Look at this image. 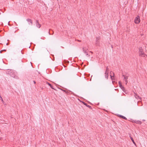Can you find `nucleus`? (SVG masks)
I'll list each match as a JSON object with an SVG mask.
<instances>
[{"label": "nucleus", "mask_w": 147, "mask_h": 147, "mask_svg": "<svg viewBox=\"0 0 147 147\" xmlns=\"http://www.w3.org/2000/svg\"><path fill=\"white\" fill-rule=\"evenodd\" d=\"M139 56L140 57H144L146 55L142 47H140L139 49Z\"/></svg>", "instance_id": "f257e3e1"}, {"label": "nucleus", "mask_w": 147, "mask_h": 147, "mask_svg": "<svg viewBox=\"0 0 147 147\" xmlns=\"http://www.w3.org/2000/svg\"><path fill=\"white\" fill-rule=\"evenodd\" d=\"M109 68H108V66L106 67V70L105 71V78L107 79H108L109 76Z\"/></svg>", "instance_id": "f03ea898"}, {"label": "nucleus", "mask_w": 147, "mask_h": 147, "mask_svg": "<svg viewBox=\"0 0 147 147\" xmlns=\"http://www.w3.org/2000/svg\"><path fill=\"white\" fill-rule=\"evenodd\" d=\"M140 20L139 16H138L135 18L134 20V22L136 24H138L140 23Z\"/></svg>", "instance_id": "7ed1b4c3"}, {"label": "nucleus", "mask_w": 147, "mask_h": 147, "mask_svg": "<svg viewBox=\"0 0 147 147\" xmlns=\"http://www.w3.org/2000/svg\"><path fill=\"white\" fill-rule=\"evenodd\" d=\"M134 96L136 99L138 100H141V97H140L135 92H134Z\"/></svg>", "instance_id": "20e7f679"}, {"label": "nucleus", "mask_w": 147, "mask_h": 147, "mask_svg": "<svg viewBox=\"0 0 147 147\" xmlns=\"http://www.w3.org/2000/svg\"><path fill=\"white\" fill-rule=\"evenodd\" d=\"M123 76L124 77L123 79L125 80V82H126V84H127V83L128 82L127 79L128 78V76H125V75H123Z\"/></svg>", "instance_id": "39448f33"}, {"label": "nucleus", "mask_w": 147, "mask_h": 147, "mask_svg": "<svg viewBox=\"0 0 147 147\" xmlns=\"http://www.w3.org/2000/svg\"><path fill=\"white\" fill-rule=\"evenodd\" d=\"M82 50L83 52L86 54V55H88V54L87 52L88 49L86 47H83Z\"/></svg>", "instance_id": "423d86ee"}, {"label": "nucleus", "mask_w": 147, "mask_h": 147, "mask_svg": "<svg viewBox=\"0 0 147 147\" xmlns=\"http://www.w3.org/2000/svg\"><path fill=\"white\" fill-rule=\"evenodd\" d=\"M100 38L99 37H97L96 38V44L97 45H99Z\"/></svg>", "instance_id": "0eeeda50"}, {"label": "nucleus", "mask_w": 147, "mask_h": 147, "mask_svg": "<svg viewBox=\"0 0 147 147\" xmlns=\"http://www.w3.org/2000/svg\"><path fill=\"white\" fill-rule=\"evenodd\" d=\"M28 22V24L29 25H32V20L30 19H27L26 20Z\"/></svg>", "instance_id": "6e6552de"}, {"label": "nucleus", "mask_w": 147, "mask_h": 147, "mask_svg": "<svg viewBox=\"0 0 147 147\" xmlns=\"http://www.w3.org/2000/svg\"><path fill=\"white\" fill-rule=\"evenodd\" d=\"M36 26L38 28H39L41 27V25L39 24L38 20H36Z\"/></svg>", "instance_id": "1a4fd4ad"}, {"label": "nucleus", "mask_w": 147, "mask_h": 147, "mask_svg": "<svg viewBox=\"0 0 147 147\" xmlns=\"http://www.w3.org/2000/svg\"><path fill=\"white\" fill-rule=\"evenodd\" d=\"M110 76L111 77V78L112 80H113V77H114V74L113 73V72L112 71H111L110 72Z\"/></svg>", "instance_id": "9d476101"}, {"label": "nucleus", "mask_w": 147, "mask_h": 147, "mask_svg": "<svg viewBox=\"0 0 147 147\" xmlns=\"http://www.w3.org/2000/svg\"><path fill=\"white\" fill-rule=\"evenodd\" d=\"M118 117L125 120H127V118L121 115H118Z\"/></svg>", "instance_id": "9b49d317"}, {"label": "nucleus", "mask_w": 147, "mask_h": 147, "mask_svg": "<svg viewBox=\"0 0 147 147\" xmlns=\"http://www.w3.org/2000/svg\"><path fill=\"white\" fill-rule=\"evenodd\" d=\"M134 122L136 124H141L142 123V121H134Z\"/></svg>", "instance_id": "f8f14e48"}, {"label": "nucleus", "mask_w": 147, "mask_h": 147, "mask_svg": "<svg viewBox=\"0 0 147 147\" xmlns=\"http://www.w3.org/2000/svg\"><path fill=\"white\" fill-rule=\"evenodd\" d=\"M130 138L131 139V141H132V142H133V143L136 146V143H135V142L134 141V140L133 139V138H132V137H131V136H130Z\"/></svg>", "instance_id": "ddd939ff"}, {"label": "nucleus", "mask_w": 147, "mask_h": 147, "mask_svg": "<svg viewBox=\"0 0 147 147\" xmlns=\"http://www.w3.org/2000/svg\"><path fill=\"white\" fill-rule=\"evenodd\" d=\"M83 104L84 105H86V107H88V108H90V109H91V107L90 106L87 105L86 103H85L84 102H83Z\"/></svg>", "instance_id": "4468645a"}, {"label": "nucleus", "mask_w": 147, "mask_h": 147, "mask_svg": "<svg viewBox=\"0 0 147 147\" xmlns=\"http://www.w3.org/2000/svg\"><path fill=\"white\" fill-rule=\"evenodd\" d=\"M47 84L49 86H50L51 88L52 89L55 90V89L53 88V86L50 84V83H49L48 82H47Z\"/></svg>", "instance_id": "2eb2a0df"}, {"label": "nucleus", "mask_w": 147, "mask_h": 147, "mask_svg": "<svg viewBox=\"0 0 147 147\" xmlns=\"http://www.w3.org/2000/svg\"><path fill=\"white\" fill-rule=\"evenodd\" d=\"M119 86H122V85L121 84V82H119Z\"/></svg>", "instance_id": "dca6fc26"}, {"label": "nucleus", "mask_w": 147, "mask_h": 147, "mask_svg": "<svg viewBox=\"0 0 147 147\" xmlns=\"http://www.w3.org/2000/svg\"><path fill=\"white\" fill-rule=\"evenodd\" d=\"M0 98H1V100L2 102H4V101H3V100L2 98V97H1V96H0Z\"/></svg>", "instance_id": "f3484780"}, {"label": "nucleus", "mask_w": 147, "mask_h": 147, "mask_svg": "<svg viewBox=\"0 0 147 147\" xmlns=\"http://www.w3.org/2000/svg\"><path fill=\"white\" fill-rule=\"evenodd\" d=\"M120 87L122 88V89H123H123H124V88L123 87V86H119Z\"/></svg>", "instance_id": "a211bd4d"}, {"label": "nucleus", "mask_w": 147, "mask_h": 147, "mask_svg": "<svg viewBox=\"0 0 147 147\" xmlns=\"http://www.w3.org/2000/svg\"><path fill=\"white\" fill-rule=\"evenodd\" d=\"M120 87L122 88V89H123H123H124V88L123 87V86H119Z\"/></svg>", "instance_id": "6ab92c4d"}, {"label": "nucleus", "mask_w": 147, "mask_h": 147, "mask_svg": "<svg viewBox=\"0 0 147 147\" xmlns=\"http://www.w3.org/2000/svg\"><path fill=\"white\" fill-rule=\"evenodd\" d=\"M33 82L34 84H35L36 83V82L35 81H34Z\"/></svg>", "instance_id": "aec40b11"}, {"label": "nucleus", "mask_w": 147, "mask_h": 147, "mask_svg": "<svg viewBox=\"0 0 147 147\" xmlns=\"http://www.w3.org/2000/svg\"><path fill=\"white\" fill-rule=\"evenodd\" d=\"M77 41H78V42H81V40H77Z\"/></svg>", "instance_id": "412c9836"}, {"label": "nucleus", "mask_w": 147, "mask_h": 147, "mask_svg": "<svg viewBox=\"0 0 147 147\" xmlns=\"http://www.w3.org/2000/svg\"><path fill=\"white\" fill-rule=\"evenodd\" d=\"M1 9H0V15L1 14Z\"/></svg>", "instance_id": "4be33fe9"}, {"label": "nucleus", "mask_w": 147, "mask_h": 147, "mask_svg": "<svg viewBox=\"0 0 147 147\" xmlns=\"http://www.w3.org/2000/svg\"><path fill=\"white\" fill-rule=\"evenodd\" d=\"M49 35H51V34L50 33V32H49Z\"/></svg>", "instance_id": "5701e85b"}, {"label": "nucleus", "mask_w": 147, "mask_h": 147, "mask_svg": "<svg viewBox=\"0 0 147 147\" xmlns=\"http://www.w3.org/2000/svg\"><path fill=\"white\" fill-rule=\"evenodd\" d=\"M2 139V138H0V140H1V139Z\"/></svg>", "instance_id": "b1692460"}, {"label": "nucleus", "mask_w": 147, "mask_h": 147, "mask_svg": "<svg viewBox=\"0 0 147 147\" xmlns=\"http://www.w3.org/2000/svg\"><path fill=\"white\" fill-rule=\"evenodd\" d=\"M90 52L91 53H93V52H92L90 51Z\"/></svg>", "instance_id": "393cba45"}, {"label": "nucleus", "mask_w": 147, "mask_h": 147, "mask_svg": "<svg viewBox=\"0 0 147 147\" xmlns=\"http://www.w3.org/2000/svg\"><path fill=\"white\" fill-rule=\"evenodd\" d=\"M54 33V32H53V33H52V34H51L52 35H53Z\"/></svg>", "instance_id": "a878e982"}]
</instances>
